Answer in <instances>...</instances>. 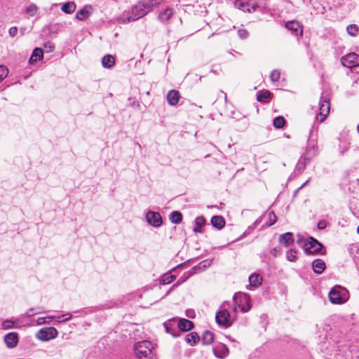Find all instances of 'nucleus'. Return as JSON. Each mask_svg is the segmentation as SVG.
Listing matches in <instances>:
<instances>
[{
  "label": "nucleus",
  "instance_id": "f257e3e1",
  "mask_svg": "<svg viewBox=\"0 0 359 359\" xmlns=\"http://www.w3.org/2000/svg\"><path fill=\"white\" fill-rule=\"evenodd\" d=\"M152 8V4L140 1L132 7L130 15L127 17V20L128 22L137 20L149 13Z\"/></svg>",
  "mask_w": 359,
  "mask_h": 359
},
{
  "label": "nucleus",
  "instance_id": "f03ea898",
  "mask_svg": "<svg viewBox=\"0 0 359 359\" xmlns=\"http://www.w3.org/2000/svg\"><path fill=\"white\" fill-rule=\"evenodd\" d=\"M153 348L151 342L147 340L136 342L133 346V351L140 359L148 358L151 354Z\"/></svg>",
  "mask_w": 359,
  "mask_h": 359
},
{
  "label": "nucleus",
  "instance_id": "7ed1b4c3",
  "mask_svg": "<svg viewBox=\"0 0 359 359\" xmlns=\"http://www.w3.org/2000/svg\"><path fill=\"white\" fill-rule=\"evenodd\" d=\"M235 304L245 313L250 310L251 303L250 296L245 293H236L233 296Z\"/></svg>",
  "mask_w": 359,
  "mask_h": 359
},
{
  "label": "nucleus",
  "instance_id": "20e7f679",
  "mask_svg": "<svg viewBox=\"0 0 359 359\" xmlns=\"http://www.w3.org/2000/svg\"><path fill=\"white\" fill-rule=\"evenodd\" d=\"M302 247L306 253L313 255L320 252L323 248V245L313 237H309V239L304 241Z\"/></svg>",
  "mask_w": 359,
  "mask_h": 359
},
{
  "label": "nucleus",
  "instance_id": "39448f33",
  "mask_svg": "<svg viewBox=\"0 0 359 359\" xmlns=\"http://www.w3.org/2000/svg\"><path fill=\"white\" fill-rule=\"evenodd\" d=\"M319 112L316 116V121L323 122L330 112V105L329 100L322 97L319 102Z\"/></svg>",
  "mask_w": 359,
  "mask_h": 359
},
{
  "label": "nucleus",
  "instance_id": "423d86ee",
  "mask_svg": "<svg viewBox=\"0 0 359 359\" xmlns=\"http://www.w3.org/2000/svg\"><path fill=\"white\" fill-rule=\"evenodd\" d=\"M57 335V330L53 327H43L36 334V337L43 341L54 339Z\"/></svg>",
  "mask_w": 359,
  "mask_h": 359
},
{
  "label": "nucleus",
  "instance_id": "0eeeda50",
  "mask_svg": "<svg viewBox=\"0 0 359 359\" xmlns=\"http://www.w3.org/2000/svg\"><path fill=\"white\" fill-rule=\"evenodd\" d=\"M341 62L344 67L352 68L359 65V55L355 53H350L341 58Z\"/></svg>",
  "mask_w": 359,
  "mask_h": 359
},
{
  "label": "nucleus",
  "instance_id": "6e6552de",
  "mask_svg": "<svg viewBox=\"0 0 359 359\" xmlns=\"http://www.w3.org/2000/svg\"><path fill=\"white\" fill-rule=\"evenodd\" d=\"M215 320L218 325L226 327H228L231 325V323L230 322V314L225 309H221L216 313Z\"/></svg>",
  "mask_w": 359,
  "mask_h": 359
},
{
  "label": "nucleus",
  "instance_id": "1a4fd4ad",
  "mask_svg": "<svg viewBox=\"0 0 359 359\" xmlns=\"http://www.w3.org/2000/svg\"><path fill=\"white\" fill-rule=\"evenodd\" d=\"M285 27L295 36H302L303 34V26L297 20L287 22L285 25Z\"/></svg>",
  "mask_w": 359,
  "mask_h": 359
},
{
  "label": "nucleus",
  "instance_id": "9d476101",
  "mask_svg": "<svg viewBox=\"0 0 359 359\" xmlns=\"http://www.w3.org/2000/svg\"><path fill=\"white\" fill-rule=\"evenodd\" d=\"M147 222L155 226L159 227L162 224V218L158 212L149 211L146 215Z\"/></svg>",
  "mask_w": 359,
  "mask_h": 359
},
{
  "label": "nucleus",
  "instance_id": "9b49d317",
  "mask_svg": "<svg viewBox=\"0 0 359 359\" xmlns=\"http://www.w3.org/2000/svg\"><path fill=\"white\" fill-rule=\"evenodd\" d=\"M339 287L335 286L330 291L328 297L330 302L335 304H341L344 302L340 292L339 291Z\"/></svg>",
  "mask_w": 359,
  "mask_h": 359
},
{
  "label": "nucleus",
  "instance_id": "f8f14e48",
  "mask_svg": "<svg viewBox=\"0 0 359 359\" xmlns=\"http://www.w3.org/2000/svg\"><path fill=\"white\" fill-rule=\"evenodd\" d=\"M4 342L9 348H15L18 343L17 332H10L4 336Z\"/></svg>",
  "mask_w": 359,
  "mask_h": 359
},
{
  "label": "nucleus",
  "instance_id": "ddd939ff",
  "mask_svg": "<svg viewBox=\"0 0 359 359\" xmlns=\"http://www.w3.org/2000/svg\"><path fill=\"white\" fill-rule=\"evenodd\" d=\"M180 97V93L177 90H172L168 92L167 95V100L170 105L175 106Z\"/></svg>",
  "mask_w": 359,
  "mask_h": 359
},
{
  "label": "nucleus",
  "instance_id": "4468645a",
  "mask_svg": "<svg viewBox=\"0 0 359 359\" xmlns=\"http://www.w3.org/2000/svg\"><path fill=\"white\" fill-rule=\"evenodd\" d=\"M278 241L285 247H288L294 242L293 235L290 232L280 235Z\"/></svg>",
  "mask_w": 359,
  "mask_h": 359
},
{
  "label": "nucleus",
  "instance_id": "2eb2a0df",
  "mask_svg": "<svg viewBox=\"0 0 359 359\" xmlns=\"http://www.w3.org/2000/svg\"><path fill=\"white\" fill-rule=\"evenodd\" d=\"M213 351L217 358H222L228 354L229 349L226 345L220 344L213 349Z\"/></svg>",
  "mask_w": 359,
  "mask_h": 359
},
{
  "label": "nucleus",
  "instance_id": "dca6fc26",
  "mask_svg": "<svg viewBox=\"0 0 359 359\" xmlns=\"http://www.w3.org/2000/svg\"><path fill=\"white\" fill-rule=\"evenodd\" d=\"M313 271L317 274H321L325 269V263L323 260L317 259L312 263Z\"/></svg>",
  "mask_w": 359,
  "mask_h": 359
},
{
  "label": "nucleus",
  "instance_id": "f3484780",
  "mask_svg": "<svg viewBox=\"0 0 359 359\" xmlns=\"http://www.w3.org/2000/svg\"><path fill=\"white\" fill-rule=\"evenodd\" d=\"M177 326L180 330L187 332L193 328L194 323L189 320L182 318L178 321Z\"/></svg>",
  "mask_w": 359,
  "mask_h": 359
},
{
  "label": "nucleus",
  "instance_id": "a211bd4d",
  "mask_svg": "<svg viewBox=\"0 0 359 359\" xmlns=\"http://www.w3.org/2000/svg\"><path fill=\"white\" fill-rule=\"evenodd\" d=\"M102 65L104 68H111L115 65V57L109 54L104 55L102 60Z\"/></svg>",
  "mask_w": 359,
  "mask_h": 359
},
{
  "label": "nucleus",
  "instance_id": "6ab92c4d",
  "mask_svg": "<svg viewBox=\"0 0 359 359\" xmlns=\"http://www.w3.org/2000/svg\"><path fill=\"white\" fill-rule=\"evenodd\" d=\"M272 96V93L269 90L259 91L257 95V100L260 102H268Z\"/></svg>",
  "mask_w": 359,
  "mask_h": 359
},
{
  "label": "nucleus",
  "instance_id": "aec40b11",
  "mask_svg": "<svg viewBox=\"0 0 359 359\" xmlns=\"http://www.w3.org/2000/svg\"><path fill=\"white\" fill-rule=\"evenodd\" d=\"M211 224L214 227L221 229L225 225V220L222 216L215 215L212 217Z\"/></svg>",
  "mask_w": 359,
  "mask_h": 359
},
{
  "label": "nucleus",
  "instance_id": "412c9836",
  "mask_svg": "<svg viewBox=\"0 0 359 359\" xmlns=\"http://www.w3.org/2000/svg\"><path fill=\"white\" fill-rule=\"evenodd\" d=\"M173 13V10L172 8H167L164 11L160 12L158 18L161 22H165L171 18Z\"/></svg>",
  "mask_w": 359,
  "mask_h": 359
},
{
  "label": "nucleus",
  "instance_id": "4be33fe9",
  "mask_svg": "<svg viewBox=\"0 0 359 359\" xmlns=\"http://www.w3.org/2000/svg\"><path fill=\"white\" fill-rule=\"evenodd\" d=\"M43 51L41 48H36L33 50L31 57L29 58V63L33 64L40 60L43 57Z\"/></svg>",
  "mask_w": 359,
  "mask_h": 359
},
{
  "label": "nucleus",
  "instance_id": "5701e85b",
  "mask_svg": "<svg viewBox=\"0 0 359 359\" xmlns=\"http://www.w3.org/2000/svg\"><path fill=\"white\" fill-rule=\"evenodd\" d=\"M214 341V334L208 330L203 332L201 337V341L204 345H210Z\"/></svg>",
  "mask_w": 359,
  "mask_h": 359
},
{
  "label": "nucleus",
  "instance_id": "b1692460",
  "mask_svg": "<svg viewBox=\"0 0 359 359\" xmlns=\"http://www.w3.org/2000/svg\"><path fill=\"white\" fill-rule=\"evenodd\" d=\"M199 340L200 337L198 334L194 332L188 334L185 337L186 342L191 346L196 344Z\"/></svg>",
  "mask_w": 359,
  "mask_h": 359
},
{
  "label": "nucleus",
  "instance_id": "393cba45",
  "mask_svg": "<svg viewBox=\"0 0 359 359\" xmlns=\"http://www.w3.org/2000/svg\"><path fill=\"white\" fill-rule=\"evenodd\" d=\"M262 278L257 273H253L249 277L250 284L253 287H258L261 285Z\"/></svg>",
  "mask_w": 359,
  "mask_h": 359
},
{
  "label": "nucleus",
  "instance_id": "a878e982",
  "mask_svg": "<svg viewBox=\"0 0 359 359\" xmlns=\"http://www.w3.org/2000/svg\"><path fill=\"white\" fill-rule=\"evenodd\" d=\"M75 9H76V4L74 2H71V1L64 4L61 7V10L64 13H68V14H71V13H74Z\"/></svg>",
  "mask_w": 359,
  "mask_h": 359
},
{
  "label": "nucleus",
  "instance_id": "bb28decb",
  "mask_svg": "<svg viewBox=\"0 0 359 359\" xmlns=\"http://www.w3.org/2000/svg\"><path fill=\"white\" fill-rule=\"evenodd\" d=\"M90 13L87 9V7H84L83 9L77 12L76 18L81 21L85 20L89 18Z\"/></svg>",
  "mask_w": 359,
  "mask_h": 359
},
{
  "label": "nucleus",
  "instance_id": "cd10ccee",
  "mask_svg": "<svg viewBox=\"0 0 359 359\" xmlns=\"http://www.w3.org/2000/svg\"><path fill=\"white\" fill-rule=\"evenodd\" d=\"M205 223V219L203 217H198L195 219L196 226L194 228V231L197 233L201 232V229Z\"/></svg>",
  "mask_w": 359,
  "mask_h": 359
},
{
  "label": "nucleus",
  "instance_id": "c85d7f7f",
  "mask_svg": "<svg viewBox=\"0 0 359 359\" xmlns=\"http://www.w3.org/2000/svg\"><path fill=\"white\" fill-rule=\"evenodd\" d=\"M170 219L173 224H180L182 220V215L179 211H173L170 215Z\"/></svg>",
  "mask_w": 359,
  "mask_h": 359
},
{
  "label": "nucleus",
  "instance_id": "c756f323",
  "mask_svg": "<svg viewBox=\"0 0 359 359\" xmlns=\"http://www.w3.org/2000/svg\"><path fill=\"white\" fill-rule=\"evenodd\" d=\"M285 123V119L283 116H277L273 119V125L276 128H282Z\"/></svg>",
  "mask_w": 359,
  "mask_h": 359
},
{
  "label": "nucleus",
  "instance_id": "7c9ffc66",
  "mask_svg": "<svg viewBox=\"0 0 359 359\" xmlns=\"http://www.w3.org/2000/svg\"><path fill=\"white\" fill-rule=\"evenodd\" d=\"M347 32L353 36H355L358 34L359 32V27L356 25H349L346 27Z\"/></svg>",
  "mask_w": 359,
  "mask_h": 359
},
{
  "label": "nucleus",
  "instance_id": "2f4dec72",
  "mask_svg": "<svg viewBox=\"0 0 359 359\" xmlns=\"http://www.w3.org/2000/svg\"><path fill=\"white\" fill-rule=\"evenodd\" d=\"M287 259L290 262H295L297 260V250L290 249L286 253Z\"/></svg>",
  "mask_w": 359,
  "mask_h": 359
},
{
  "label": "nucleus",
  "instance_id": "473e14b6",
  "mask_svg": "<svg viewBox=\"0 0 359 359\" xmlns=\"http://www.w3.org/2000/svg\"><path fill=\"white\" fill-rule=\"evenodd\" d=\"M310 161V158L306 157V156H303L301 157V158L299 161L298 166L299 170H303L307 163H309Z\"/></svg>",
  "mask_w": 359,
  "mask_h": 359
},
{
  "label": "nucleus",
  "instance_id": "72a5a7b5",
  "mask_svg": "<svg viewBox=\"0 0 359 359\" xmlns=\"http://www.w3.org/2000/svg\"><path fill=\"white\" fill-rule=\"evenodd\" d=\"M172 320H168L167 322H165L163 323V326L165 329V331L168 332V333H170V334H172V336L174 337H177L179 334H175V331H172V329L171 327L172 326Z\"/></svg>",
  "mask_w": 359,
  "mask_h": 359
},
{
  "label": "nucleus",
  "instance_id": "f704fd0d",
  "mask_svg": "<svg viewBox=\"0 0 359 359\" xmlns=\"http://www.w3.org/2000/svg\"><path fill=\"white\" fill-rule=\"evenodd\" d=\"M14 327H15V322L12 320L7 319V320H5L4 321H3V323H2V327L4 330L11 329V328H13Z\"/></svg>",
  "mask_w": 359,
  "mask_h": 359
},
{
  "label": "nucleus",
  "instance_id": "c9c22d12",
  "mask_svg": "<svg viewBox=\"0 0 359 359\" xmlns=\"http://www.w3.org/2000/svg\"><path fill=\"white\" fill-rule=\"evenodd\" d=\"M277 221V217L275 215L273 211H271L269 213V222L266 223V225L270 226L274 224Z\"/></svg>",
  "mask_w": 359,
  "mask_h": 359
},
{
  "label": "nucleus",
  "instance_id": "e433bc0d",
  "mask_svg": "<svg viewBox=\"0 0 359 359\" xmlns=\"http://www.w3.org/2000/svg\"><path fill=\"white\" fill-rule=\"evenodd\" d=\"M8 69L4 65H0V83L8 76Z\"/></svg>",
  "mask_w": 359,
  "mask_h": 359
},
{
  "label": "nucleus",
  "instance_id": "4c0bfd02",
  "mask_svg": "<svg viewBox=\"0 0 359 359\" xmlns=\"http://www.w3.org/2000/svg\"><path fill=\"white\" fill-rule=\"evenodd\" d=\"M37 6L34 4H32L26 8V13H28L30 16H34L36 13Z\"/></svg>",
  "mask_w": 359,
  "mask_h": 359
},
{
  "label": "nucleus",
  "instance_id": "58836bf2",
  "mask_svg": "<svg viewBox=\"0 0 359 359\" xmlns=\"http://www.w3.org/2000/svg\"><path fill=\"white\" fill-rule=\"evenodd\" d=\"M280 76V72L275 69L271 72V73L270 74V79L273 82H276L279 80Z\"/></svg>",
  "mask_w": 359,
  "mask_h": 359
},
{
  "label": "nucleus",
  "instance_id": "ea45409f",
  "mask_svg": "<svg viewBox=\"0 0 359 359\" xmlns=\"http://www.w3.org/2000/svg\"><path fill=\"white\" fill-rule=\"evenodd\" d=\"M72 316L70 313H67L64 315H62L60 316V317H58L59 318V320L58 322L59 323H64V322H66V321H68L71 318H72Z\"/></svg>",
  "mask_w": 359,
  "mask_h": 359
},
{
  "label": "nucleus",
  "instance_id": "a19ab883",
  "mask_svg": "<svg viewBox=\"0 0 359 359\" xmlns=\"http://www.w3.org/2000/svg\"><path fill=\"white\" fill-rule=\"evenodd\" d=\"M238 34L241 39H247L249 35L248 32L245 29H238Z\"/></svg>",
  "mask_w": 359,
  "mask_h": 359
},
{
  "label": "nucleus",
  "instance_id": "79ce46f5",
  "mask_svg": "<svg viewBox=\"0 0 359 359\" xmlns=\"http://www.w3.org/2000/svg\"><path fill=\"white\" fill-rule=\"evenodd\" d=\"M53 318V316H48V317H40L36 320V323L39 325H43L47 323V319L52 320Z\"/></svg>",
  "mask_w": 359,
  "mask_h": 359
},
{
  "label": "nucleus",
  "instance_id": "37998d69",
  "mask_svg": "<svg viewBox=\"0 0 359 359\" xmlns=\"http://www.w3.org/2000/svg\"><path fill=\"white\" fill-rule=\"evenodd\" d=\"M9 35L11 37H14L18 34V28L16 27H12L8 30Z\"/></svg>",
  "mask_w": 359,
  "mask_h": 359
},
{
  "label": "nucleus",
  "instance_id": "c03bdc74",
  "mask_svg": "<svg viewBox=\"0 0 359 359\" xmlns=\"http://www.w3.org/2000/svg\"><path fill=\"white\" fill-rule=\"evenodd\" d=\"M44 48L46 49L48 52H52L54 50L55 46L51 43L48 42L44 44Z\"/></svg>",
  "mask_w": 359,
  "mask_h": 359
},
{
  "label": "nucleus",
  "instance_id": "a18cd8bd",
  "mask_svg": "<svg viewBox=\"0 0 359 359\" xmlns=\"http://www.w3.org/2000/svg\"><path fill=\"white\" fill-rule=\"evenodd\" d=\"M326 226H327V222L325 220H320L318 223V228L319 229H324L326 228Z\"/></svg>",
  "mask_w": 359,
  "mask_h": 359
},
{
  "label": "nucleus",
  "instance_id": "49530a36",
  "mask_svg": "<svg viewBox=\"0 0 359 359\" xmlns=\"http://www.w3.org/2000/svg\"><path fill=\"white\" fill-rule=\"evenodd\" d=\"M235 6L236 7H238L239 9H242V10L245 11V8H244L245 6H244L243 3H242L241 1L237 0L235 2Z\"/></svg>",
  "mask_w": 359,
  "mask_h": 359
},
{
  "label": "nucleus",
  "instance_id": "de8ad7c7",
  "mask_svg": "<svg viewBox=\"0 0 359 359\" xmlns=\"http://www.w3.org/2000/svg\"><path fill=\"white\" fill-rule=\"evenodd\" d=\"M175 279V276L173 275H169L166 280H164L165 283H170Z\"/></svg>",
  "mask_w": 359,
  "mask_h": 359
},
{
  "label": "nucleus",
  "instance_id": "09e8293b",
  "mask_svg": "<svg viewBox=\"0 0 359 359\" xmlns=\"http://www.w3.org/2000/svg\"><path fill=\"white\" fill-rule=\"evenodd\" d=\"M257 7H258V5H257V4H253V5L251 6V8H248L247 9V12H248V13L255 12V11L257 10Z\"/></svg>",
  "mask_w": 359,
  "mask_h": 359
},
{
  "label": "nucleus",
  "instance_id": "8fccbe9b",
  "mask_svg": "<svg viewBox=\"0 0 359 359\" xmlns=\"http://www.w3.org/2000/svg\"><path fill=\"white\" fill-rule=\"evenodd\" d=\"M194 311L192 310H187V316L189 318H193Z\"/></svg>",
  "mask_w": 359,
  "mask_h": 359
},
{
  "label": "nucleus",
  "instance_id": "3c124183",
  "mask_svg": "<svg viewBox=\"0 0 359 359\" xmlns=\"http://www.w3.org/2000/svg\"><path fill=\"white\" fill-rule=\"evenodd\" d=\"M201 264H203V266L204 267H206V266H207V265H208V266H209V265H210V262H209V261H208V260H205V261H203V262H201V263L200 264V265H201Z\"/></svg>",
  "mask_w": 359,
  "mask_h": 359
},
{
  "label": "nucleus",
  "instance_id": "603ef678",
  "mask_svg": "<svg viewBox=\"0 0 359 359\" xmlns=\"http://www.w3.org/2000/svg\"><path fill=\"white\" fill-rule=\"evenodd\" d=\"M32 310H33V309H29V310L26 313V314H25V315H26V316H27V317L30 318V317H32V316H34V314H32V313H31V312H30V311H32Z\"/></svg>",
  "mask_w": 359,
  "mask_h": 359
},
{
  "label": "nucleus",
  "instance_id": "864d4df0",
  "mask_svg": "<svg viewBox=\"0 0 359 359\" xmlns=\"http://www.w3.org/2000/svg\"><path fill=\"white\" fill-rule=\"evenodd\" d=\"M32 310H33V309H29V310L26 313V314H25V315H26V316H27V317L30 318V317H32V316H34V314H32V313H31V312H30V311H32Z\"/></svg>",
  "mask_w": 359,
  "mask_h": 359
},
{
  "label": "nucleus",
  "instance_id": "5fc2aeb1",
  "mask_svg": "<svg viewBox=\"0 0 359 359\" xmlns=\"http://www.w3.org/2000/svg\"><path fill=\"white\" fill-rule=\"evenodd\" d=\"M299 238L297 239V243L299 244V245H302V243L303 242V238L299 237V236H298Z\"/></svg>",
  "mask_w": 359,
  "mask_h": 359
},
{
  "label": "nucleus",
  "instance_id": "6e6d98bb",
  "mask_svg": "<svg viewBox=\"0 0 359 359\" xmlns=\"http://www.w3.org/2000/svg\"><path fill=\"white\" fill-rule=\"evenodd\" d=\"M309 181H310V179H309V180H308L307 181H306V182H304V184H302V185L299 188V189H298V190H299V189H302L304 186H306V185L309 182Z\"/></svg>",
  "mask_w": 359,
  "mask_h": 359
},
{
  "label": "nucleus",
  "instance_id": "4d7b16f0",
  "mask_svg": "<svg viewBox=\"0 0 359 359\" xmlns=\"http://www.w3.org/2000/svg\"><path fill=\"white\" fill-rule=\"evenodd\" d=\"M261 222V218H259L257 219L255 222H254V225L255 226H257L259 222Z\"/></svg>",
  "mask_w": 359,
  "mask_h": 359
},
{
  "label": "nucleus",
  "instance_id": "13d9d810",
  "mask_svg": "<svg viewBox=\"0 0 359 359\" xmlns=\"http://www.w3.org/2000/svg\"><path fill=\"white\" fill-rule=\"evenodd\" d=\"M357 130H358V133H359V124H358V127H357Z\"/></svg>",
  "mask_w": 359,
  "mask_h": 359
},
{
  "label": "nucleus",
  "instance_id": "bf43d9fd",
  "mask_svg": "<svg viewBox=\"0 0 359 359\" xmlns=\"http://www.w3.org/2000/svg\"><path fill=\"white\" fill-rule=\"evenodd\" d=\"M273 251H274V252H276V248H274V249H273Z\"/></svg>",
  "mask_w": 359,
  "mask_h": 359
},
{
  "label": "nucleus",
  "instance_id": "052dcab7",
  "mask_svg": "<svg viewBox=\"0 0 359 359\" xmlns=\"http://www.w3.org/2000/svg\"><path fill=\"white\" fill-rule=\"evenodd\" d=\"M313 155H314L315 154V150L314 149L313 151Z\"/></svg>",
  "mask_w": 359,
  "mask_h": 359
}]
</instances>
